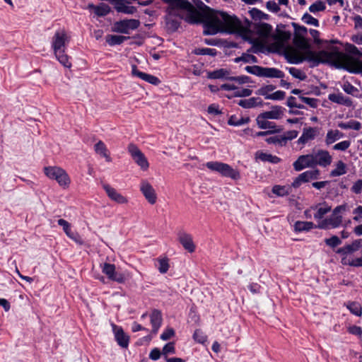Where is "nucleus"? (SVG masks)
<instances>
[{
	"label": "nucleus",
	"mask_w": 362,
	"mask_h": 362,
	"mask_svg": "<svg viewBox=\"0 0 362 362\" xmlns=\"http://www.w3.org/2000/svg\"><path fill=\"white\" fill-rule=\"evenodd\" d=\"M313 160L312 153L300 156L293 163V168L296 171H300L306 168L315 167Z\"/></svg>",
	"instance_id": "nucleus-19"
},
{
	"label": "nucleus",
	"mask_w": 362,
	"mask_h": 362,
	"mask_svg": "<svg viewBox=\"0 0 362 362\" xmlns=\"http://www.w3.org/2000/svg\"><path fill=\"white\" fill-rule=\"evenodd\" d=\"M250 120L248 117H238L236 115H232L228 119V124L230 126L239 127L249 123Z\"/></svg>",
	"instance_id": "nucleus-37"
},
{
	"label": "nucleus",
	"mask_w": 362,
	"mask_h": 362,
	"mask_svg": "<svg viewBox=\"0 0 362 362\" xmlns=\"http://www.w3.org/2000/svg\"><path fill=\"white\" fill-rule=\"evenodd\" d=\"M332 210V207L330 205L327 204L326 202H322L317 204L316 205L312 206L310 208L305 211V216L307 218H314L317 221V225L319 223L325 220V216L330 212Z\"/></svg>",
	"instance_id": "nucleus-10"
},
{
	"label": "nucleus",
	"mask_w": 362,
	"mask_h": 362,
	"mask_svg": "<svg viewBox=\"0 0 362 362\" xmlns=\"http://www.w3.org/2000/svg\"><path fill=\"white\" fill-rule=\"evenodd\" d=\"M69 42V37L64 29L57 30L52 40V48L56 58L64 67L70 68L71 63L65 54L66 46Z\"/></svg>",
	"instance_id": "nucleus-4"
},
{
	"label": "nucleus",
	"mask_w": 362,
	"mask_h": 362,
	"mask_svg": "<svg viewBox=\"0 0 362 362\" xmlns=\"http://www.w3.org/2000/svg\"><path fill=\"white\" fill-rule=\"evenodd\" d=\"M43 172L47 178L55 180L62 189H67L70 187L71 177L62 168L57 165L46 166L43 168Z\"/></svg>",
	"instance_id": "nucleus-5"
},
{
	"label": "nucleus",
	"mask_w": 362,
	"mask_h": 362,
	"mask_svg": "<svg viewBox=\"0 0 362 362\" xmlns=\"http://www.w3.org/2000/svg\"><path fill=\"white\" fill-rule=\"evenodd\" d=\"M349 209L347 204H343L336 206L331 216L325 220L321 221L317 225L318 228L327 229L338 228L343 221V215Z\"/></svg>",
	"instance_id": "nucleus-6"
},
{
	"label": "nucleus",
	"mask_w": 362,
	"mask_h": 362,
	"mask_svg": "<svg viewBox=\"0 0 362 362\" xmlns=\"http://www.w3.org/2000/svg\"><path fill=\"white\" fill-rule=\"evenodd\" d=\"M132 74L133 76L139 78L140 79L153 85H158L160 83L158 78L139 71L135 65L132 66Z\"/></svg>",
	"instance_id": "nucleus-23"
},
{
	"label": "nucleus",
	"mask_w": 362,
	"mask_h": 362,
	"mask_svg": "<svg viewBox=\"0 0 362 362\" xmlns=\"http://www.w3.org/2000/svg\"><path fill=\"white\" fill-rule=\"evenodd\" d=\"M318 228L317 225H315L310 221H296L294 224V229L296 231H308L313 228Z\"/></svg>",
	"instance_id": "nucleus-36"
},
{
	"label": "nucleus",
	"mask_w": 362,
	"mask_h": 362,
	"mask_svg": "<svg viewBox=\"0 0 362 362\" xmlns=\"http://www.w3.org/2000/svg\"><path fill=\"white\" fill-rule=\"evenodd\" d=\"M57 223L60 226L65 234L70 239L73 240L74 242L79 245H83V241L78 233H74L71 230V225L66 220L63 218H60L57 221Z\"/></svg>",
	"instance_id": "nucleus-20"
},
{
	"label": "nucleus",
	"mask_w": 362,
	"mask_h": 362,
	"mask_svg": "<svg viewBox=\"0 0 362 362\" xmlns=\"http://www.w3.org/2000/svg\"><path fill=\"white\" fill-rule=\"evenodd\" d=\"M317 134V130L313 127L304 128L301 136L298 140V144H305L309 141L315 139Z\"/></svg>",
	"instance_id": "nucleus-26"
},
{
	"label": "nucleus",
	"mask_w": 362,
	"mask_h": 362,
	"mask_svg": "<svg viewBox=\"0 0 362 362\" xmlns=\"http://www.w3.org/2000/svg\"><path fill=\"white\" fill-rule=\"evenodd\" d=\"M175 353V347L174 343L173 342L166 344L162 349V354L165 356V358L167 357L168 354H173Z\"/></svg>",
	"instance_id": "nucleus-53"
},
{
	"label": "nucleus",
	"mask_w": 362,
	"mask_h": 362,
	"mask_svg": "<svg viewBox=\"0 0 362 362\" xmlns=\"http://www.w3.org/2000/svg\"><path fill=\"white\" fill-rule=\"evenodd\" d=\"M325 242L327 245L332 247H334L341 243V240L336 235H333L329 238L325 239Z\"/></svg>",
	"instance_id": "nucleus-58"
},
{
	"label": "nucleus",
	"mask_w": 362,
	"mask_h": 362,
	"mask_svg": "<svg viewBox=\"0 0 362 362\" xmlns=\"http://www.w3.org/2000/svg\"><path fill=\"white\" fill-rule=\"evenodd\" d=\"M337 126L343 129H354L359 130L361 129V123L356 120H350L348 122H339Z\"/></svg>",
	"instance_id": "nucleus-42"
},
{
	"label": "nucleus",
	"mask_w": 362,
	"mask_h": 362,
	"mask_svg": "<svg viewBox=\"0 0 362 362\" xmlns=\"http://www.w3.org/2000/svg\"><path fill=\"white\" fill-rule=\"evenodd\" d=\"M347 64L344 65H336L337 67L344 68L352 73L362 72V60H354L351 61L347 57Z\"/></svg>",
	"instance_id": "nucleus-25"
},
{
	"label": "nucleus",
	"mask_w": 362,
	"mask_h": 362,
	"mask_svg": "<svg viewBox=\"0 0 362 362\" xmlns=\"http://www.w3.org/2000/svg\"><path fill=\"white\" fill-rule=\"evenodd\" d=\"M261 114L267 119H279L282 117L283 111L281 107L276 106L272 107L271 110Z\"/></svg>",
	"instance_id": "nucleus-34"
},
{
	"label": "nucleus",
	"mask_w": 362,
	"mask_h": 362,
	"mask_svg": "<svg viewBox=\"0 0 362 362\" xmlns=\"http://www.w3.org/2000/svg\"><path fill=\"white\" fill-rule=\"evenodd\" d=\"M289 39L290 35L286 33H279L276 35H273L268 44L271 45L274 50L283 52L288 60V52L291 49Z\"/></svg>",
	"instance_id": "nucleus-8"
},
{
	"label": "nucleus",
	"mask_w": 362,
	"mask_h": 362,
	"mask_svg": "<svg viewBox=\"0 0 362 362\" xmlns=\"http://www.w3.org/2000/svg\"><path fill=\"white\" fill-rule=\"evenodd\" d=\"M178 240L182 247L187 252L192 253L195 251L196 245L193 242L192 236L184 231L180 232L177 234Z\"/></svg>",
	"instance_id": "nucleus-21"
},
{
	"label": "nucleus",
	"mask_w": 362,
	"mask_h": 362,
	"mask_svg": "<svg viewBox=\"0 0 362 362\" xmlns=\"http://www.w3.org/2000/svg\"><path fill=\"white\" fill-rule=\"evenodd\" d=\"M128 152L134 163L143 171H146L149 168V163L146 156L134 144H130L127 148Z\"/></svg>",
	"instance_id": "nucleus-12"
},
{
	"label": "nucleus",
	"mask_w": 362,
	"mask_h": 362,
	"mask_svg": "<svg viewBox=\"0 0 362 362\" xmlns=\"http://www.w3.org/2000/svg\"><path fill=\"white\" fill-rule=\"evenodd\" d=\"M206 35L218 33L236 34L251 43L260 40L269 43L272 35V27L268 23H259L252 25L245 19L240 21L235 16L226 12H216L210 15L205 24Z\"/></svg>",
	"instance_id": "nucleus-1"
},
{
	"label": "nucleus",
	"mask_w": 362,
	"mask_h": 362,
	"mask_svg": "<svg viewBox=\"0 0 362 362\" xmlns=\"http://www.w3.org/2000/svg\"><path fill=\"white\" fill-rule=\"evenodd\" d=\"M167 4L165 21L168 29L176 30L181 19L190 23H203L205 35V24L208 17L216 11H211L202 15L194 9L192 4L187 0H163Z\"/></svg>",
	"instance_id": "nucleus-3"
},
{
	"label": "nucleus",
	"mask_w": 362,
	"mask_h": 362,
	"mask_svg": "<svg viewBox=\"0 0 362 362\" xmlns=\"http://www.w3.org/2000/svg\"><path fill=\"white\" fill-rule=\"evenodd\" d=\"M289 73L296 78L303 81L305 79L306 76L304 72H303L299 69L295 67H291L288 69Z\"/></svg>",
	"instance_id": "nucleus-51"
},
{
	"label": "nucleus",
	"mask_w": 362,
	"mask_h": 362,
	"mask_svg": "<svg viewBox=\"0 0 362 362\" xmlns=\"http://www.w3.org/2000/svg\"><path fill=\"white\" fill-rule=\"evenodd\" d=\"M228 72L226 69H220L207 73V77L211 79H218L227 77Z\"/></svg>",
	"instance_id": "nucleus-43"
},
{
	"label": "nucleus",
	"mask_w": 362,
	"mask_h": 362,
	"mask_svg": "<svg viewBox=\"0 0 362 362\" xmlns=\"http://www.w3.org/2000/svg\"><path fill=\"white\" fill-rule=\"evenodd\" d=\"M257 124L260 129H275V125L273 122H269V119L264 118V117L260 114L257 116L256 119Z\"/></svg>",
	"instance_id": "nucleus-38"
},
{
	"label": "nucleus",
	"mask_w": 362,
	"mask_h": 362,
	"mask_svg": "<svg viewBox=\"0 0 362 362\" xmlns=\"http://www.w3.org/2000/svg\"><path fill=\"white\" fill-rule=\"evenodd\" d=\"M205 166L211 171L218 173L223 177L230 178L233 180L240 179L239 170L227 163L219 161H209L205 163Z\"/></svg>",
	"instance_id": "nucleus-7"
},
{
	"label": "nucleus",
	"mask_w": 362,
	"mask_h": 362,
	"mask_svg": "<svg viewBox=\"0 0 362 362\" xmlns=\"http://www.w3.org/2000/svg\"><path fill=\"white\" fill-rule=\"evenodd\" d=\"M114 4L118 12L126 14H133L136 12V8L131 6L127 0H115Z\"/></svg>",
	"instance_id": "nucleus-24"
},
{
	"label": "nucleus",
	"mask_w": 362,
	"mask_h": 362,
	"mask_svg": "<svg viewBox=\"0 0 362 362\" xmlns=\"http://www.w3.org/2000/svg\"><path fill=\"white\" fill-rule=\"evenodd\" d=\"M308 61L312 66L320 63L336 65L347 64L346 57L339 51L337 47L330 46L326 49L313 52L308 46L304 37L296 36L293 39V47L291 46L288 52V61L292 64H299Z\"/></svg>",
	"instance_id": "nucleus-2"
},
{
	"label": "nucleus",
	"mask_w": 362,
	"mask_h": 362,
	"mask_svg": "<svg viewBox=\"0 0 362 362\" xmlns=\"http://www.w3.org/2000/svg\"><path fill=\"white\" fill-rule=\"evenodd\" d=\"M272 193L277 197H284L289 194L291 187L288 185H274L272 187Z\"/></svg>",
	"instance_id": "nucleus-39"
},
{
	"label": "nucleus",
	"mask_w": 362,
	"mask_h": 362,
	"mask_svg": "<svg viewBox=\"0 0 362 362\" xmlns=\"http://www.w3.org/2000/svg\"><path fill=\"white\" fill-rule=\"evenodd\" d=\"M347 173V166L342 160H338L334 164V168L330 171L332 177H339Z\"/></svg>",
	"instance_id": "nucleus-27"
},
{
	"label": "nucleus",
	"mask_w": 362,
	"mask_h": 362,
	"mask_svg": "<svg viewBox=\"0 0 362 362\" xmlns=\"http://www.w3.org/2000/svg\"><path fill=\"white\" fill-rule=\"evenodd\" d=\"M328 98L330 101L337 104L344 105L346 106H349L351 105L350 100L344 97L341 93H331L328 95Z\"/></svg>",
	"instance_id": "nucleus-32"
},
{
	"label": "nucleus",
	"mask_w": 362,
	"mask_h": 362,
	"mask_svg": "<svg viewBox=\"0 0 362 362\" xmlns=\"http://www.w3.org/2000/svg\"><path fill=\"white\" fill-rule=\"evenodd\" d=\"M162 352L158 348L153 349L149 354V358L153 361H157L160 358Z\"/></svg>",
	"instance_id": "nucleus-64"
},
{
	"label": "nucleus",
	"mask_w": 362,
	"mask_h": 362,
	"mask_svg": "<svg viewBox=\"0 0 362 362\" xmlns=\"http://www.w3.org/2000/svg\"><path fill=\"white\" fill-rule=\"evenodd\" d=\"M233 81H235L238 86H241L243 84L250 83L252 82L250 78L247 76L233 77Z\"/></svg>",
	"instance_id": "nucleus-55"
},
{
	"label": "nucleus",
	"mask_w": 362,
	"mask_h": 362,
	"mask_svg": "<svg viewBox=\"0 0 362 362\" xmlns=\"http://www.w3.org/2000/svg\"><path fill=\"white\" fill-rule=\"evenodd\" d=\"M348 332L354 335L361 337L362 336V329L356 325L349 326L348 327Z\"/></svg>",
	"instance_id": "nucleus-62"
},
{
	"label": "nucleus",
	"mask_w": 362,
	"mask_h": 362,
	"mask_svg": "<svg viewBox=\"0 0 362 362\" xmlns=\"http://www.w3.org/2000/svg\"><path fill=\"white\" fill-rule=\"evenodd\" d=\"M207 112L209 114L216 116L221 114L219 106L216 104H211L208 107Z\"/></svg>",
	"instance_id": "nucleus-61"
},
{
	"label": "nucleus",
	"mask_w": 362,
	"mask_h": 362,
	"mask_svg": "<svg viewBox=\"0 0 362 362\" xmlns=\"http://www.w3.org/2000/svg\"><path fill=\"white\" fill-rule=\"evenodd\" d=\"M351 192L358 194L362 192V180H356L352 185Z\"/></svg>",
	"instance_id": "nucleus-60"
},
{
	"label": "nucleus",
	"mask_w": 362,
	"mask_h": 362,
	"mask_svg": "<svg viewBox=\"0 0 362 362\" xmlns=\"http://www.w3.org/2000/svg\"><path fill=\"white\" fill-rule=\"evenodd\" d=\"M302 21L303 23L311 25L315 27L319 26V21L317 18H314L309 13H305L302 17Z\"/></svg>",
	"instance_id": "nucleus-50"
},
{
	"label": "nucleus",
	"mask_w": 362,
	"mask_h": 362,
	"mask_svg": "<svg viewBox=\"0 0 362 362\" xmlns=\"http://www.w3.org/2000/svg\"><path fill=\"white\" fill-rule=\"evenodd\" d=\"M351 146V141L348 140L340 141L333 146V149L335 151H346Z\"/></svg>",
	"instance_id": "nucleus-54"
},
{
	"label": "nucleus",
	"mask_w": 362,
	"mask_h": 362,
	"mask_svg": "<svg viewBox=\"0 0 362 362\" xmlns=\"http://www.w3.org/2000/svg\"><path fill=\"white\" fill-rule=\"evenodd\" d=\"M100 269L102 272L111 281L121 284L124 283L126 280L124 274L117 272L115 265L113 264H101Z\"/></svg>",
	"instance_id": "nucleus-13"
},
{
	"label": "nucleus",
	"mask_w": 362,
	"mask_h": 362,
	"mask_svg": "<svg viewBox=\"0 0 362 362\" xmlns=\"http://www.w3.org/2000/svg\"><path fill=\"white\" fill-rule=\"evenodd\" d=\"M344 137V134L338 129H329L325 136V143L330 145Z\"/></svg>",
	"instance_id": "nucleus-29"
},
{
	"label": "nucleus",
	"mask_w": 362,
	"mask_h": 362,
	"mask_svg": "<svg viewBox=\"0 0 362 362\" xmlns=\"http://www.w3.org/2000/svg\"><path fill=\"white\" fill-rule=\"evenodd\" d=\"M326 9V4L321 0H317L309 6V11L313 14L324 11Z\"/></svg>",
	"instance_id": "nucleus-41"
},
{
	"label": "nucleus",
	"mask_w": 362,
	"mask_h": 362,
	"mask_svg": "<svg viewBox=\"0 0 362 362\" xmlns=\"http://www.w3.org/2000/svg\"><path fill=\"white\" fill-rule=\"evenodd\" d=\"M250 16L254 20H267L269 16L258 8H252L249 11Z\"/></svg>",
	"instance_id": "nucleus-45"
},
{
	"label": "nucleus",
	"mask_w": 362,
	"mask_h": 362,
	"mask_svg": "<svg viewBox=\"0 0 362 362\" xmlns=\"http://www.w3.org/2000/svg\"><path fill=\"white\" fill-rule=\"evenodd\" d=\"M94 12L98 16H103L108 13L109 8L107 6L103 4L101 6L94 7Z\"/></svg>",
	"instance_id": "nucleus-57"
},
{
	"label": "nucleus",
	"mask_w": 362,
	"mask_h": 362,
	"mask_svg": "<svg viewBox=\"0 0 362 362\" xmlns=\"http://www.w3.org/2000/svg\"><path fill=\"white\" fill-rule=\"evenodd\" d=\"M103 188L105 191L109 199L112 201L118 204H126L128 203V198L122 195L119 191L110 185L104 184L103 185Z\"/></svg>",
	"instance_id": "nucleus-17"
},
{
	"label": "nucleus",
	"mask_w": 362,
	"mask_h": 362,
	"mask_svg": "<svg viewBox=\"0 0 362 362\" xmlns=\"http://www.w3.org/2000/svg\"><path fill=\"white\" fill-rule=\"evenodd\" d=\"M139 21L136 19L122 20L113 24L114 32L129 34L130 30L136 29L139 26Z\"/></svg>",
	"instance_id": "nucleus-14"
},
{
	"label": "nucleus",
	"mask_w": 362,
	"mask_h": 362,
	"mask_svg": "<svg viewBox=\"0 0 362 362\" xmlns=\"http://www.w3.org/2000/svg\"><path fill=\"white\" fill-rule=\"evenodd\" d=\"M156 267L161 274L166 273L169 269V259L167 257H159L156 259Z\"/></svg>",
	"instance_id": "nucleus-40"
},
{
	"label": "nucleus",
	"mask_w": 362,
	"mask_h": 362,
	"mask_svg": "<svg viewBox=\"0 0 362 362\" xmlns=\"http://www.w3.org/2000/svg\"><path fill=\"white\" fill-rule=\"evenodd\" d=\"M257 158L262 161H269L273 163H276L280 160L278 157L266 153H259Z\"/></svg>",
	"instance_id": "nucleus-48"
},
{
	"label": "nucleus",
	"mask_w": 362,
	"mask_h": 362,
	"mask_svg": "<svg viewBox=\"0 0 362 362\" xmlns=\"http://www.w3.org/2000/svg\"><path fill=\"white\" fill-rule=\"evenodd\" d=\"M194 339L199 343V344H204L207 340V337L206 334L200 329L195 330L194 334H193Z\"/></svg>",
	"instance_id": "nucleus-52"
},
{
	"label": "nucleus",
	"mask_w": 362,
	"mask_h": 362,
	"mask_svg": "<svg viewBox=\"0 0 362 362\" xmlns=\"http://www.w3.org/2000/svg\"><path fill=\"white\" fill-rule=\"evenodd\" d=\"M345 49L346 54L343 52L342 54L347 56L351 61L360 60L358 57L362 55V52L356 46L351 44H347ZM339 51L341 53L339 49Z\"/></svg>",
	"instance_id": "nucleus-28"
},
{
	"label": "nucleus",
	"mask_w": 362,
	"mask_h": 362,
	"mask_svg": "<svg viewBox=\"0 0 362 362\" xmlns=\"http://www.w3.org/2000/svg\"><path fill=\"white\" fill-rule=\"evenodd\" d=\"M314 166L320 165L326 168L332 162V156L326 150H318L313 153Z\"/></svg>",
	"instance_id": "nucleus-16"
},
{
	"label": "nucleus",
	"mask_w": 362,
	"mask_h": 362,
	"mask_svg": "<svg viewBox=\"0 0 362 362\" xmlns=\"http://www.w3.org/2000/svg\"><path fill=\"white\" fill-rule=\"evenodd\" d=\"M268 11L272 13H277L280 11L279 5L274 1H269L266 4Z\"/></svg>",
	"instance_id": "nucleus-59"
},
{
	"label": "nucleus",
	"mask_w": 362,
	"mask_h": 362,
	"mask_svg": "<svg viewBox=\"0 0 362 362\" xmlns=\"http://www.w3.org/2000/svg\"><path fill=\"white\" fill-rule=\"evenodd\" d=\"M239 105L244 108H252L262 105V100L259 98H250L248 99L240 100L238 103Z\"/></svg>",
	"instance_id": "nucleus-30"
},
{
	"label": "nucleus",
	"mask_w": 362,
	"mask_h": 362,
	"mask_svg": "<svg viewBox=\"0 0 362 362\" xmlns=\"http://www.w3.org/2000/svg\"><path fill=\"white\" fill-rule=\"evenodd\" d=\"M275 89V86L272 85L264 86L257 90V94L262 95L265 99L269 100L273 90Z\"/></svg>",
	"instance_id": "nucleus-44"
},
{
	"label": "nucleus",
	"mask_w": 362,
	"mask_h": 362,
	"mask_svg": "<svg viewBox=\"0 0 362 362\" xmlns=\"http://www.w3.org/2000/svg\"><path fill=\"white\" fill-rule=\"evenodd\" d=\"M235 62H243L245 63H255L257 58L250 54H243L241 57L235 59Z\"/></svg>",
	"instance_id": "nucleus-49"
},
{
	"label": "nucleus",
	"mask_w": 362,
	"mask_h": 362,
	"mask_svg": "<svg viewBox=\"0 0 362 362\" xmlns=\"http://www.w3.org/2000/svg\"><path fill=\"white\" fill-rule=\"evenodd\" d=\"M124 40H126V37L122 35H109L106 36V42L111 46L120 45Z\"/></svg>",
	"instance_id": "nucleus-46"
},
{
	"label": "nucleus",
	"mask_w": 362,
	"mask_h": 362,
	"mask_svg": "<svg viewBox=\"0 0 362 362\" xmlns=\"http://www.w3.org/2000/svg\"><path fill=\"white\" fill-rule=\"evenodd\" d=\"M175 334L172 328L166 329L160 335V339L163 341L170 339Z\"/></svg>",
	"instance_id": "nucleus-63"
},
{
	"label": "nucleus",
	"mask_w": 362,
	"mask_h": 362,
	"mask_svg": "<svg viewBox=\"0 0 362 362\" xmlns=\"http://www.w3.org/2000/svg\"><path fill=\"white\" fill-rule=\"evenodd\" d=\"M95 152L101 157L104 158L107 162H111L112 158L110 156L109 151L107 150L105 144L100 141L95 145Z\"/></svg>",
	"instance_id": "nucleus-31"
},
{
	"label": "nucleus",
	"mask_w": 362,
	"mask_h": 362,
	"mask_svg": "<svg viewBox=\"0 0 362 362\" xmlns=\"http://www.w3.org/2000/svg\"><path fill=\"white\" fill-rule=\"evenodd\" d=\"M320 171L318 170H307L300 174L293 182V187H298L301 184L308 182L319 177Z\"/></svg>",
	"instance_id": "nucleus-18"
},
{
	"label": "nucleus",
	"mask_w": 362,
	"mask_h": 362,
	"mask_svg": "<svg viewBox=\"0 0 362 362\" xmlns=\"http://www.w3.org/2000/svg\"><path fill=\"white\" fill-rule=\"evenodd\" d=\"M139 189L150 204H155L157 202V194L152 185L147 180H142L139 185Z\"/></svg>",
	"instance_id": "nucleus-15"
},
{
	"label": "nucleus",
	"mask_w": 362,
	"mask_h": 362,
	"mask_svg": "<svg viewBox=\"0 0 362 362\" xmlns=\"http://www.w3.org/2000/svg\"><path fill=\"white\" fill-rule=\"evenodd\" d=\"M361 246V240H356L351 245L344 246L346 254L356 251Z\"/></svg>",
	"instance_id": "nucleus-56"
},
{
	"label": "nucleus",
	"mask_w": 362,
	"mask_h": 362,
	"mask_svg": "<svg viewBox=\"0 0 362 362\" xmlns=\"http://www.w3.org/2000/svg\"><path fill=\"white\" fill-rule=\"evenodd\" d=\"M245 69L247 72L259 77L281 78L284 76L283 72L276 68L247 66Z\"/></svg>",
	"instance_id": "nucleus-9"
},
{
	"label": "nucleus",
	"mask_w": 362,
	"mask_h": 362,
	"mask_svg": "<svg viewBox=\"0 0 362 362\" xmlns=\"http://www.w3.org/2000/svg\"><path fill=\"white\" fill-rule=\"evenodd\" d=\"M346 308L354 315L361 317L362 315V305L356 301H348L344 303Z\"/></svg>",
	"instance_id": "nucleus-35"
},
{
	"label": "nucleus",
	"mask_w": 362,
	"mask_h": 362,
	"mask_svg": "<svg viewBox=\"0 0 362 362\" xmlns=\"http://www.w3.org/2000/svg\"><path fill=\"white\" fill-rule=\"evenodd\" d=\"M112 332L115 335V339L117 344L123 348H127L129 345V338L126 334L121 327L112 324Z\"/></svg>",
	"instance_id": "nucleus-22"
},
{
	"label": "nucleus",
	"mask_w": 362,
	"mask_h": 362,
	"mask_svg": "<svg viewBox=\"0 0 362 362\" xmlns=\"http://www.w3.org/2000/svg\"><path fill=\"white\" fill-rule=\"evenodd\" d=\"M151 322L153 327V332L156 334L162 322V316L158 310H153L151 315Z\"/></svg>",
	"instance_id": "nucleus-33"
},
{
	"label": "nucleus",
	"mask_w": 362,
	"mask_h": 362,
	"mask_svg": "<svg viewBox=\"0 0 362 362\" xmlns=\"http://www.w3.org/2000/svg\"><path fill=\"white\" fill-rule=\"evenodd\" d=\"M299 100L310 106V107L315 108L317 107L319 100L316 98H308L304 95H300L298 96Z\"/></svg>",
	"instance_id": "nucleus-47"
},
{
	"label": "nucleus",
	"mask_w": 362,
	"mask_h": 362,
	"mask_svg": "<svg viewBox=\"0 0 362 362\" xmlns=\"http://www.w3.org/2000/svg\"><path fill=\"white\" fill-rule=\"evenodd\" d=\"M220 88L223 90H226L231 93L228 95V98L247 97L250 95L252 93V90L250 88L238 86L237 83L233 81V78H231L228 82L222 84L220 86Z\"/></svg>",
	"instance_id": "nucleus-11"
}]
</instances>
